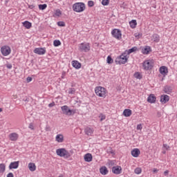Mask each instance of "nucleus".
I'll use <instances>...</instances> for the list:
<instances>
[{
  "label": "nucleus",
  "mask_w": 177,
  "mask_h": 177,
  "mask_svg": "<svg viewBox=\"0 0 177 177\" xmlns=\"http://www.w3.org/2000/svg\"><path fill=\"white\" fill-rule=\"evenodd\" d=\"M59 177H63V174H60Z\"/></svg>",
  "instance_id": "nucleus-58"
},
{
  "label": "nucleus",
  "mask_w": 177,
  "mask_h": 177,
  "mask_svg": "<svg viewBox=\"0 0 177 177\" xmlns=\"http://www.w3.org/2000/svg\"><path fill=\"white\" fill-rule=\"evenodd\" d=\"M24 100V102H28V99H26V100Z\"/></svg>",
  "instance_id": "nucleus-56"
},
{
  "label": "nucleus",
  "mask_w": 177,
  "mask_h": 177,
  "mask_svg": "<svg viewBox=\"0 0 177 177\" xmlns=\"http://www.w3.org/2000/svg\"><path fill=\"white\" fill-rule=\"evenodd\" d=\"M6 166L5 164H0V174H3L5 172Z\"/></svg>",
  "instance_id": "nucleus-31"
},
{
  "label": "nucleus",
  "mask_w": 177,
  "mask_h": 177,
  "mask_svg": "<svg viewBox=\"0 0 177 177\" xmlns=\"http://www.w3.org/2000/svg\"><path fill=\"white\" fill-rule=\"evenodd\" d=\"M34 53H36V55H45L46 53V50L44 48H36L33 50Z\"/></svg>",
  "instance_id": "nucleus-10"
},
{
  "label": "nucleus",
  "mask_w": 177,
  "mask_h": 177,
  "mask_svg": "<svg viewBox=\"0 0 177 177\" xmlns=\"http://www.w3.org/2000/svg\"><path fill=\"white\" fill-rule=\"evenodd\" d=\"M95 91L97 96H99L100 97H106V88L104 87H96Z\"/></svg>",
  "instance_id": "nucleus-4"
},
{
  "label": "nucleus",
  "mask_w": 177,
  "mask_h": 177,
  "mask_svg": "<svg viewBox=\"0 0 177 177\" xmlns=\"http://www.w3.org/2000/svg\"><path fill=\"white\" fill-rule=\"evenodd\" d=\"M157 172H158V169H153V174H157Z\"/></svg>",
  "instance_id": "nucleus-55"
},
{
  "label": "nucleus",
  "mask_w": 177,
  "mask_h": 177,
  "mask_svg": "<svg viewBox=\"0 0 177 177\" xmlns=\"http://www.w3.org/2000/svg\"><path fill=\"white\" fill-rule=\"evenodd\" d=\"M150 50H151L150 46H145V48L142 49V53L143 55H149L150 53Z\"/></svg>",
  "instance_id": "nucleus-27"
},
{
  "label": "nucleus",
  "mask_w": 177,
  "mask_h": 177,
  "mask_svg": "<svg viewBox=\"0 0 177 177\" xmlns=\"http://www.w3.org/2000/svg\"><path fill=\"white\" fill-rule=\"evenodd\" d=\"M45 130L46 131V132H50V127H49V126L47 125V126L46 127Z\"/></svg>",
  "instance_id": "nucleus-46"
},
{
  "label": "nucleus",
  "mask_w": 177,
  "mask_h": 177,
  "mask_svg": "<svg viewBox=\"0 0 177 177\" xmlns=\"http://www.w3.org/2000/svg\"><path fill=\"white\" fill-rule=\"evenodd\" d=\"M156 97L154 94H151L148 98H147V102L149 103H156Z\"/></svg>",
  "instance_id": "nucleus-17"
},
{
  "label": "nucleus",
  "mask_w": 177,
  "mask_h": 177,
  "mask_svg": "<svg viewBox=\"0 0 177 177\" xmlns=\"http://www.w3.org/2000/svg\"><path fill=\"white\" fill-rule=\"evenodd\" d=\"M123 115H124V117H131V115H132V111L131 109H124Z\"/></svg>",
  "instance_id": "nucleus-23"
},
{
  "label": "nucleus",
  "mask_w": 177,
  "mask_h": 177,
  "mask_svg": "<svg viewBox=\"0 0 177 177\" xmlns=\"http://www.w3.org/2000/svg\"><path fill=\"white\" fill-rule=\"evenodd\" d=\"M169 171L168 170H166L165 172H164V175L165 176H168V174H169Z\"/></svg>",
  "instance_id": "nucleus-54"
},
{
  "label": "nucleus",
  "mask_w": 177,
  "mask_h": 177,
  "mask_svg": "<svg viewBox=\"0 0 177 177\" xmlns=\"http://www.w3.org/2000/svg\"><path fill=\"white\" fill-rule=\"evenodd\" d=\"M121 171H122V169L120 166H116V167H112V172H113V174H115V175H120V174H121Z\"/></svg>",
  "instance_id": "nucleus-12"
},
{
  "label": "nucleus",
  "mask_w": 177,
  "mask_h": 177,
  "mask_svg": "<svg viewBox=\"0 0 177 177\" xmlns=\"http://www.w3.org/2000/svg\"><path fill=\"white\" fill-rule=\"evenodd\" d=\"M53 106H55V102H53L48 104V107H53Z\"/></svg>",
  "instance_id": "nucleus-50"
},
{
  "label": "nucleus",
  "mask_w": 177,
  "mask_h": 177,
  "mask_svg": "<svg viewBox=\"0 0 177 177\" xmlns=\"http://www.w3.org/2000/svg\"><path fill=\"white\" fill-rule=\"evenodd\" d=\"M6 66L7 67V68L10 70V68H12V64H7Z\"/></svg>",
  "instance_id": "nucleus-47"
},
{
  "label": "nucleus",
  "mask_w": 177,
  "mask_h": 177,
  "mask_svg": "<svg viewBox=\"0 0 177 177\" xmlns=\"http://www.w3.org/2000/svg\"><path fill=\"white\" fill-rule=\"evenodd\" d=\"M57 26H59V27H65L66 24L64 23V21H58Z\"/></svg>",
  "instance_id": "nucleus-39"
},
{
  "label": "nucleus",
  "mask_w": 177,
  "mask_h": 177,
  "mask_svg": "<svg viewBox=\"0 0 177 177\" xmlns=\"http://www.w3.org/2000/svg\"><path fill=\"white\" fill-rule=\"evenodd\" d=\"M15 176L13 175V173H9L8 175H7V177H14Z\"/></svg>",
  "instance_id": "nucleus-52"
},
{
  "label": "nucleus",
  "mask_w": 177,
  "mask_h": 177,
  "mask_svg": "<svg viewBox=\"0 0 177 177\" xmlns=\"http://www.w3.org/2000/svg\"><path fill=\"white\" fill-rule=\"evenodd\" d=\"M100 121H103V120H106V115H104L103 114H100Z\"/></svg>",
  "instance_id": "nucleus-41"
},
{
  "label": "nucleus",
  "mask_w": 177,
  "mask_h": 177,
  "mask_svg": "<svg viewBox=\"0 0 177 177\" xmlns=\"http://www.w3.org/2000/svg\"><path fill=\"white\" fill-rule=\"evenodd\" d=\"M72 66L74 67V68H81V63H80L78 61L75 60L72 62Z\"/></svg>",
  "instance_id": "nucleus-20"
},
{
  "label": "nucleus",
  "mask_w": 177,
  "mask_h": 177,
  "mask_svg": "<svg viewBox=\"0 0 177 177\" xmlns=\"http://www.w3.org/2000/svg\"><path fill=\"white\" fill-rule=\"evenodd\" d=\"M134 172L137 175H139V174H142V169L140 168V167H137V168L135 169Z\"/></svg>",
  "instance_id": "nucleus-37"
},
{
  "label": "nucleus",
  "mask_w": 177,
  "mask_h": 177,
  "mask_svg": "<svg viewBox=\"0 0 177 177\" xmlns=\"http://www.w3.org/2000/svg\"><path fill=\"white\" fill-rule=\"evenodd\" d=\"M165 153H167V151H162V153H163V154H165Z\"/></svg>",
  "instance_id": "nucleus-57"
},
{
  "label": "nucleus",
  "mask_w": 177,
  "mask_h": 177,
  "mask_svg": "<svg viewBox=\"0 0 177 177\" xmlns=\"http://www.w3.org/2000/svg\"><path fill=\"white\" fill-rule=\"evenodd\" d=\"M26 81H27V82H31L32 81V77H28L26 78Z\"/></svg>",
  "instance_id": "nucleus-45"
},
{
  "label": "nucleus",
  "mask_w": 177,
  "mask_h": 177,
  "mask_svg": "<svg viewBox=\"0 0 177 177\" xmlns=\"http://www.w3.org/2000/svg\"><path fill=\"white\" fill-rule=\"evenodd\" d=\"M136 50H138V47L134 46L129 49L128 50H126L125 52H127V55H131V53H133V52H136Z\"/></svg>",
  "instance_id": "nucleus-29"
},
{
  "label": "nucleus",
  "mask_w": 177,
  "mask_h": 177,
  "mask_svg": "<svg viewBox=\"0 0 177 177\" xmlns=\"http://www.w3.org/2000/svg\"><path fill=\"white\" fill-rule=\"evenodd\" d=\"M19 161L12 162L9 165V169H17L19 168Z\"/></svg>",
  "instance_id": "nucleus-13"
},
{
  "label": "nucleus",
  "mask_w": 177,
  "mask_h": 177,
  "mask_svg": "<svg viewBox=\"0 0 177 177\" xmlns=\"http://www.w3.org/2000/svg\"><path fill=\"white\" fill-rule=\"evenodd\" d=\"M22 24L24 27H25V28H27V29L31 28L32 24L28 21H25L24 22L22 23Z\"/></svg>",
  "instance_id": "nucleus-26"
},
{
  "label": "nucleus",
  "mask_w": 177,
  "mask_h": 177,
  "mask_svg": "<svg viewBox=\"0 0 177 177\" xmlns=\"http://www.w3.org/2000/svg\"><path fill=\"white\" fill-rule=\"evenodd\" d=\"M139 154H140V150H139L138 148H136L131 151V156H133V157H139Z\"/></svg>",
  "instance_id": "nucleus-19"
},
{
  "label": "nucleus",
  "mask_w": 177,
  "mask_h": 177,
  "mask_svg": "<svg viewBox=\"0 0 177 177\" xmlns=\"http://www.w3.org/2000/svg\"><path fill=\"white\" fill-rule=\"evenodd\" d=\"M80 49L82 52H89L91 46H89V44L82 43L80 45Z\"/></svg>",
  "instance_id": "nucleus-7"
},
{
  "label": "nucleus",
  "mask_w": 177,
  "mask_h": 177,
  "mask_svg": "<svg viewBox=\"0 0 177 177\" xmlns=\"http://www.w3.org/2000/svg\"><path fill=\"white\" fill-rule=\"evenodd\" d=\"M152 41H153V42H160V35L157 34L153 35Z\"/></svg>",
  "instance_id": "nucleus-28"
},
{
  "label": "nucleus",
  "mask_w": 177,
  "mask_h": 177,
  "mask_svg": "<svg viewBox=\"0 0 177 177\" xmlns=\"http://www.w3.org/2000/svg\"><path fill=\"white\" fill-rule=\"evenodd\" d=\"M135 78H137V80H142V75L139 72L134 73Z\"/></svg>",
  "instance_id": "nucleus-34"
},
{
  "label": "nucleus",
  "mask_w": 177,
  "mask_h": 177,
  "mask_svg": "<svg viewBox=\"0 0 177 177\" xmlns=\"http://www.w3.org/2000/svg\"><path fill=\"white\" fill-rule=\"evenodd\" d=\"M55 15L56 16H60V15H62V12L60 11V10H57Z\"/></svg>",
  "instance_id": "nucleus-44"
},
{
  "label": "nucleus",
  "mask_w": 177,
  "mask_h": 177,
  "mask_svg": "<svg viewBox=\"0 0 177 177\" xmlns=\"http://www.w3.org/2000/svg\"><path fill=\"white\" fill-rule=\"evenodd\" d=\"M129 24L131 28H136V25L138 24V23L136 22V20L133 19L129 22Z\"/></svg>",
  "instance_id": "nucleus-30"
},
{
  "label": "nucleus",
  "mask_w": 177,
  "mask_h": 177,
  "mask_svg": "<svg viewBox=\"0 0 177 177\" xmlns=\"http://www.w3.org/2000/svg\"><path fill=\"white\" fill-rule=\"evenodd\" d=\"M115 62L116 64H125V63L128 62V57L127 55L126 51L118 57Z\"/></svg>",
  "instance_id": "nucleus-2"
},
{
  "label": "nucleus",
  "mask_w": 177,
  "mask_h": 177,
  "mask_svg": "<svg viewBox=\"0 0 177 177\" xmlns=\"http://www.w3.org/2000/svg\"><path fill=\"white\" fill-rule=\"evenodd\" d=\"M29 128L30 129L34 130V124L32 123H30Z\"/></svg>",
  "instance_id": "nucleus-48"
},
{
  "label": "nucleus",
  "mask_w": 177,
  "mask_h": 177,
  "mask_svg": "<svg viewBox=\"0 0 177 177\" xmlns=\"http://www.w3.org/2000/svg\"><path fill=\"white\" fill-rule=\"evenodd\" d=\"M46 8H48V5H46V4H39V9L40 10H45V9H46Z\"/></svg>",
  "instance_id": "nucleus-32"
},
{
  "label": "nucleus",
  "mask_w": 177,
  "mask_h": 177,
  "mask_svg": "<svg viewBox=\"0 0 177 177\" xmlns=\"http://www.w3.org/2000/svg\"><path fill=\"white\" fill-rule=\"evenodd\" d=\"M55 140L58 143H63L64 140V136H63V134H58L55 137Z\"/></svg>",
  "instance_id": "nucleus-18"
},
{
  "label": "nucleus",
  "mask_w": 177,
  "mask_h": 177,
  "mask_svg": "<svg viewBox=\"0 0 177 177\" xmlns=\"http://www.w3.org/2000/svg\"><path fill=\"white\" fill-rule=\"evenodd\" d=\"M134 37H136V38H140V37H142V34L141 33H135Z\"/></svg>",
  "instance_id": "nucleus-43"
},
{
  "label": "nucleus",
  "mask_w": 177,
  "mask_h": 177,
  "mask_svg": "<svg viewBox=\"0 0 177 177\" xmlns=\"http://www.w3.org/2000/svg\"><path fill=\"white\" fill-rule=\"evenodd\" d=\"M144 70H151L153 68V64L149 61H145L142 64Z\"/></svg>",
  "instance_id": "nucleus-8"
},
{
  "label": "nucleus",
  "mask_w": 177,
  "mask_h": 177,
  "mask_svg": "<svg viewBox=\"0 0 177 177\" xmlns=\"http://www.w3.org/2000/svg\"><path fill=\"white\" fill-rule=\"evenodd\" d=\"M84 132H85L86 135H88V136H92V133H93V129H91L90 127H86L84 129Z\"/></svg>",
  "instance_id": "nucleus-24"
},
{
  "label": "nucleus",
  "mask_w": 177,
  "mask_h": 177,
  "mask_svg": "<svg viewBox=\"0 0 177 177\" xmlns=\"http://www.w3.org/2000/svg\"><path fill=\"white\" fill-rule=\"evenodd\" d=\"M2 108H0V113L2 112Z\"/></svg>",
  "instance_id": "nucleus-59"
},
{
  "label": "nucleus",
  "mask_w": 177,
  "mask_h": 177,
  "mask_svg": "<svg viewBox=\"0 0 177 177\" xmlns=\"http://www.w3.org/2000/svg\"><path fill=\"white\" fill-rule=\"evenodd\" d=\"M28 169L31 172H34L35 169H37V166H35V163L30 162L28 164Z\"/></svg>",
  "instance_id": "nucleus-25"
},
{
  "label": "nucleus",
  "mask_w": 177,
  "mask_h": 177,
  "mask_svg": "<svg viewBox=\"0 0 177 177\" xmlns=\"http://www.w3.org/2000/svg\"><path fill=\"white\" fill-rule=\"evenodd\" d=\"M109 3H110V1H109L108 0H102V5H103V6H107V5H109Z\"/></svg>",
  "instance_id": "nucleus-38"
},
{
  "label": "nucleus",
  "mask_w": 177,
  "mask_h": 177,
  "mask_svg": "<svg viewBox=\"0 0 177 177\" xmlns=\"http://www.w3.org/2000/svg\"><path fill=\"white\" fill-rule=\"evenodd\" d=\"M68 93H69V95H74V94H75V88H69Z\"/></svg>",
  "instance_id": "nucleus-36"
},
{
  "label": "nucleus",
  "mask_w": 177,
  "mask_h": 177,
  "mask_svg": "<svg viewBox=\"0 0 177 177\" xmlns=\"http://www.w3.org/2000/svg\"><path fill=\"white\" fill-rule=\"evenodd\" d=\"M73 9L74 12H77V13L84 12V10H85V3H75L73 6Z\"/></svg>",
  "instance_id": "nucleus-3"
},
{
  "label": "nucleus",
  "mask_w": 177,
  "mask_h": 177,
  "mask_svg": "<svg viewBox=\"0 0 177 177\" xmlns=\"http://www.w3.org/2000/svg\"><path fill=\"white\" fill-rule=\"evenodd\" d=\"M159 71L162 75L165 76L167 74H168V68H167V66H161Z\"/></svg>",
  "instance_id": "nucleus-15"
},
{
  "label": "nucleus",
  "mask_w": 177,
  "mask_h": 177,
  "mask_svg": "<svg viewBox=\"0 0 177 177\" xmlns=\"http://www.w3.org/2000/svg\"><path fill=\"white\" fill-rule=\"evenodd\" d=\"M100 173L101 175H107L109 174V169L106 166H102L100 168Z\"/></svg>",
  "instance_id": "nucleus-16"
},
{
  "label": "nucleus",
  "mask_w": 177,
  "mask_h": 177,
  "mask_svg": "<svg viewBox=\"0 0 177 177\" xmlns=\"http://www.w3.org/2000/svg\"><path fill=\"white\" fill-rule=\"evenodd\" d=\"M1 52L3 56H8V55H10V48L6 46L2 47Z\"/></svg>",
  "instance_id": "nucleus-9"
},
{
  "label": "nucleus",
  "mask_w": 177,
  "mask_h": 177,
  "mask_svg": "<svg viewBox=\"0 0 177 177\" xmlns=\"http://www.w3.org/2000/svg\"><path fill=\"white\" fill-rule=\"evenodd\" d=\"M54 46H60L62 45V42H60V40H55L53 41Z\"/></svg>",
  "instance_id": "nucleus-35"
},
{
  "label": "nucleus",
  "mask_w": 177,
  "mask_h": 177,
  "mask_svg": "<svg viewBox=\"0 0 177 177\" xmlns=\"http://www.w3.org/2000/svg\"><path fill=\"white\" fill-rule=\"evenodd\" d=\"M92 154L91 153H86L84 155V161L86 162H91V161H92Z\"/></svg>",
  "instance_id": "nucleus-22"
},
{
  "label": "nucleus",
  "mask_w": 177,
  "mask_h": 177,
  "mask_svg": "<svg viewBox=\"0 0 177 177\" xmlns=\"http://www.w3.org/2000/svg\"><path fill=\"white\" fill-rule=\"evenodd\" d=\"M9 139L12 142H16L19 139V134L17 133H11L9 135Z\"/></svg>",
  "instance_id": "nucleus-11"
},
{
  "label": "nucleus",
  "mask_w": 177,
  "mask_h": 177,
  "mask_svg": "<svg viewBox=\"0 0 177 177\" xmlns=\"http://www.w3.org/2000/svg\"><path fill=\"white\" fill-rule=\"evenodd\" d=\"M161 112H160V111H158L157 112V117L158 118H160V117H161Z\"/></svg>",
  "instance_id": "nucleus-53"
},
{
  "label": "nucleus",
  "mask_w": 177,
  "mask_h": 177,
  "mask_svg": "<svg viewBox=\"0 0 177 177\" xmlns=\"http://www.w3.org/2000/svg\"><path fill=\"white\" fill-rule=\"evenodd\" d=\"M163 91L165 93H167V95H169V93H172V87L170 86H165L163 88Z\"/></svg>",
  "instance_id": "nucleus-21"
},
{
  "label": "nucleus",
  "mask_w": 177,
  "mask_h": 177,
  "mask_svg": "<svg viewBox=\"0 0 177 177\" xmlns=\"http://www.w3.org/2000/svg\"><path fill=\"white\" fill-rule=\"evenodd\" d=\"M163 147H164L166 150H168V149H169V146H168V145H167V144H163Z\"/></svg>",
  "instance_id": "nucleus-49"
},
{
  "label": "nucleus",
  "mask_w": 177,
  "mask_h": 177,
  "mask_svg": "<svg viewBox=\"0 0 177 177\" xmlns=\"http://www.w3.org/2000/svg\"><path fill=\"white\" fill-rule=\"evenodd\" d=\"M106 62L108 64H113L114 60L113 59V58H111V56H108L106 59Z\"/></svg>",
  "instance_id": "nucleus-33"
},
{
  "label": "nucleus",
  "mask_w": 177,
  "mask_h": 177,
  "mask_svg": "<svg viewBox=\"0 0 177 177\" xmlns=\"http://www.w3.org/2000/svg\"><path fill=\"white\" fill-rule=\"evenodd\" d=\"M61 109H62V113L65 114V115H73L75 114V111L68 109V106L67 105L62 106Z\"/></svg>",
  "instance_id": "nucleus-5"
},
{
  "label": "nucleus",
  "mask_w": 177,
  "mask_h": 177,
  "mask_svg": "<svg viewBox=\"0 0 177 177\" xmlns=\"http://www.w3.org/2000/svg\"><path fill=\"white\" fill-rule=\"evenodd\" d=\"M160 102L163 104H165V103H167V102H169V96H168L167 95H161Z\"/></svg>",
  "instance_id": "nucleus-14"
},
{
  "label": "nucleus",
  "mask_w": 177,
  "mask_h": 177,
  "mask_svg": "<svg viewBox=\"0 0 177 177\" xmlns=\"http://www.w3.org/2000/svg\"><path fill=\"white\" fill-rule=\"evenodd\" d=\"M57 156L59 157H64L65 158H70L71 157V154H73V151H67L64 148L58 149L56 150Z\"/></svg>",
  "instance_id": "nucleus-1"
},
{
  "label": "nucleus",
  "mask_w": 177,
  "mask_h": 177,
  "mask_svg": "<svg viewBox=\"0 0 177 177\" xmlns=\"http://www.w3.org/2000/svg\"><path fill=\"white\" fill-rule=\"evenodd\" d=\"M109 2H110V0H108Z\"/></svg>",
  "instance_id": "nucleus-60"
},
{
  "label": "nucleus",
  "mask_w": 177,
  "mask_h": 177,
  "mask_svg": "<svg viewBox=\"0 0 177 177\" xmlns=\"http://www.w3.org/2000/svg\"><path fill=\"white\" fill-rule=\"evenodd\" d=\"M142 124H140L137 125V131H142Z\"/></svg>",
  "instance_id": "nucleus-42"
},
{
  "label": "nucleus",
  "mask_w": 177,
  "mask_h": 177,
  "mask_svg": "<svg viewBox=\"0 0 177 177\" xmlns=\"http://www.w3.org/2000/svg\"><path fill=\"white\" fill-rule=\"evenodd\" d=\"M95 3L93 1H88V6L89 8H92L93 6H94Z\"/></svg>",
  "instance_id": "nucleus-40"
},
{
  "label": "nucleus",
  "mask_w": 177,
  "mask_h": 177,
  "mask_svg": "<svg viewBox=\"0 0 177 177\" xmlns=\"http://www.w3.org/2000/svg\"><path fill=\"white\" fill-rule=\"evenodd\" d=\"M35 8V6H34V5H29L28 6L29 9H34Z\"/></svg>",
  "instance_id": "nucleus-51"
},
{
  "label": "nucleus",
  "mask_w": 177,
  "mask_h": 177,
  "mask_svg": "<svg viewBox=\"0 0 177 177\" xmlns=\"http://www.w3.org/2000/svg\"><path fill=\"white\" fill-rule=\"evenodd\" d=\"M111 34L114 38H116V39H121L122 38V35L121 34V30L119 29H113Z\"/></svg>",
  "instance_id": "nucleus-6"
}]
</instances>
